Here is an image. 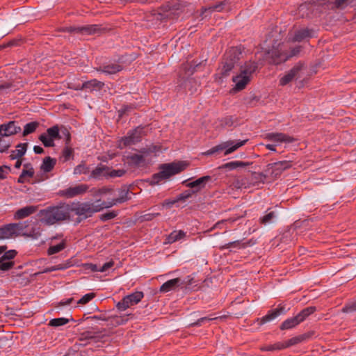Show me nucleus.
Instances as JSON below:
<instances>
[{"instance_id":"f257e3e1","label":"nucleus","mask_w":356,"mask_h":356,"mask_svg":"<svg viewBox=\"0 0 356 356\" xmlns=\"http://www.w3.org/2000/svg\"><path fill=\"white\" fill-rule=\"evenodd\" d=\"M38 216L40 220L47 225H52L59 221L70 220V205L67 203H60L57 206L49 207L40 210Z\"/></svg>"},{"instance_id":"f03ea898","label":"nucleus","mask_w":356,"mask_h":356,"mask_svg":"<svg viewBox=\"0 0 356 356\" xmlns=\"http://www.w3.org/2000/svg\"><path fill=\"white\" fill-rule=\"evenodd\" d=\"M70 214L74 213L83 218L90 217L94 213L99 212L105 209L103 201L97 200L93 202H72L69 204Z\"/></svg>"},{"instance_id":"7ed1b4c3","label":"nucleus","mask_w":356,"mask_h":356,"mask_svg":"<svg viewBox=\"0 0 356 356\" xmlns=\"http://www.w3.org/2000/svg\"><path fill=\"white\" fill-rule=\"evenodd\" d=\"M186 164L184 162L163 164L159 168L160 171L152 175L151 178V184H158L161 181L168 179L171 176L181 172L186 168Z\"/></svg>"},{"instance_id":"20e7f679","label":"nucleus","mask_w":356,"mask_h":356,"mask_svg":"<svg viewBox=\"0 0 356 356\" xmlns=\"http://www.w3.org/2000/svg\"><path fill=\"white\" fill-rule=\"evenodd\" d=\"M286 47L284 43L273 44V48L267 51L268 58L273 64L278 65L286 61L289 58L296 56L300 51V46L293 48L289 54L286 51Z\"/></svg>"},{"instance_id":"39448f33","label":"nucleus","mask_w":356,"mask_h":356,"mask_svg":"<svg viewBox=\"0 0 356 356\" xmlns=\"http://www.w3.org/2000/svg\"><path fill=\"white\" fill-rule=\"evenodd\" d=\"M241 54V52L237 47H231L226 51L220 67V73L222 76L226 77L229 75L236 63L238 61Z\"/></svg>"},{"instance_id":"423d86ee","label":"nucleus","mask_w":356,"mask_h":356,"mask_svg":"<svg viewBox=\"0 0 356 356\" xmlns=\"http://www.w3.org/2000/svg\"><path fill=\"white\" fill-rule=\"evenodd\" d=\"M248 142V139L243 140H227L223 142L219 145H217L209 150L203 152V155L210 156L215 153L220 152L221 151H224V155H228L236 150H237L241 147L243 146Z\"/></svg>"},{"instance_id":"0eeeda50","label":"nucleus","mask_w":356,"mask_h":356,"mask_svg":"<svg viewBox=\"0 0 356 356\" xmlns=\"http://www.w3.org/2000/svg\"><path fill=\"white\" fill-rule=\"evenodd\" d=\"M28 221L10 223L0 227V239H9L26 234L25 229L29 227Z\"/></svg>"},{"instance_id":"6e6552de","label":"nucleus","mask_w":356,"mask_h":356,"mask_svg":"<svg viewBox=\"0 0 356 356\" xmlns=\"http://www.w3.org/2000/svg\"><path fill=\"white\" fill-rule=\"evenodd\" d=\"M149 155V151L143 149L138 154H132L126 156V160L130 165L134 167H143L151 162Z\"/></svg>"},{"instance_id":"1a4fd4ad","label":"nucleus","mask_w":356,"mask_h":356,"mask_svg":"<svg viewBox=\"0 0 356 356\" xmlns=\"http://www.w3.org/2000/svg\"><path fill=\"white\" fill-rule=\"evenodd\" d=\"M144 293L142 291H135L124 296L121 301L118 302L116 307L118 310L123 312L131 306L138 304L143 298Z\"/></svg>"},{"instance_id":"9d476101","label":"nucleus","mask_w":356,"mask_h":356,"mask_svg":"<svg viewBox=\"0 0 356 356\" xmlns=\"http://www.w3.org/2000/svg\"><path fill=\"white\" fill-rule=\"evenodd\" d=\"M143 134V129L139 127L129 131L127 136L119 140L118 147L122 149L126 146L134 145L140 142L142 139Z\"/></svg>"},{"instance_id":"9b49d317","label":"nucleus","mask_w":356,"mask_h":356,"mask_svg":"<svg viewBox=\"0 0 356 356\" xmlns=\"http://www.w3.org/2000/svg\"><path fill=\"white\" fill-rule=\"evenodd\" d=\"M129 199V190L127 188L115 191V196H111L106 201H103L105 209L112 207L118 204L127 202Z\"/></svg>"},{"instance_id":"f8f14e48","label":"nucleus","mask_w":356,"mask_h":356,"mask_svg":"<svg viewBox=\"0 0 356 356\" xmlns=\"http://www.w3.org/2000/svg\"><path fill=\"white\" fill-rule=\"evenodd\" d=\"M88 188V185L85 184H80L74 186H71L66 189L61 190L59 191L58 194L60 196H63L67 198H72L74 197L86 193Z\"/></svg>"},{"instance_id":"ddd939ff","label":"nucleus","mask_w":356,"mask_h":356,"mask_svg":"<svg viewBox=\"0 0 356 356\" xmlns=\"http://www.w3.org/2000/svg\"><path fill=\"white\" fill-rule=\"evenodd\" d=\"M210 176H203L196 180L190 181L191 179L184 180L182 184L186 187L190 188L194 192V193H198L206 186V184L211 180Z\"/></svg>"},{"instance_id":"4468645a","label":"nucleus","mask_w":356,"mask_h":356,"mask_svg":"<svg viewBox=\"0 0 356 356\" xmlns=\"http://www.w3.org/2000/svg\"><path fill=\"white\" fill-rule=\"evenodd\" d=\"M122 69L123 67L119 62L108 61L97 67L96 70L106 75H111L122 71Z\"/></svg>"},{"instance_id":"2eb2a0df","label":"nucleus","mask_w":356,"mask_h":356,"mask_svg":"<svg viewBox=\"0 0 356 356\" xmlns=\"http://www.w3.org/2000/svg\"><path fill=\"white\" fill-rule=\"evenodd\" d=\"M264 138L266 140L274 142L276 145L282 143H290L294 140L292 137L283 133H267Z\"/></svg>"},{"instance_id":"dca6fc26","label":"nucleus","mask_w":356,"mask_h":356,"mask_svg":"<svg viewBox=\"0 0 356 356\" xmlns=\"http://www.w3.org/2000/svg\"><path fill=\"white\" fill-rule=\"evenodd\" d=\"M302 64L298 63L294 65L286 74L280 79V85L286 86L299 75L302 69Z\"/></svg>"},{"instance_id":"f3484780","label":"nucleus","mask_w":356,"mask_h":356,"mask_svg":"<svg viewBox=\"0 0 356 356\" xmlns=\"http://www.w3.org/2000/svg\"><path fill=\"white\" fill-rule=\"evenodd\" d=\"M21 131V127L15 121H10L0 125V136L2 137L15 135Z\"/></svg>"},{"instance_id":"a211bd4d","label":"nucleus","mask_w":356,"mask_h":356,"mask_svg":"<svg viewBox=\"0 0 356 356\" xmlns=\"http://www.w3.org/2000/svg\"><path fill=\"white\" fill-rule=\"evenodd\" d=\"M291 166L289 161H282L268 164V170L270 172L273 176L277 177L281 175L284 170L290 168Z\"/></svg>"},{"instance_id":"6ab92c4d","label":"nucleus","mask_w":356,"mask_h":356,"mask_svg":"<svg viewBox=\"0 0 356 356\" xmlns=\"http://www.w3.org/2000/svg\"><path fill=\"white\" fill-rule=\"evenodd\" d=\"M232 80L233 82L235 83V87L234 89L236 91H240L245 88L250 81V77L241 72L239 74L234 76Z\"/></svg>"},{"instance_id":"aec40b11","label":"nucleus","mask_w":356,"mask_h":356,"mask_svg":"<svg viewBox=\"0 0 356 356\" xmlns=\"http://www.w3.org/2000/svg\"><path fill=\"white\" fill-rule=\"evenodd\" d=\"M285 312L286 309L284 307L279 306L276 309L269 311L266 316H263L260 319V324L263 325L268 322H270L276 318L277 316H280L281 314H285Z\"/></svg>"},{"instance_id":"412c9836","label":"nucleus","mask_w":356,"mask_h":356,"mask_svg":"<svg viewBox=\"0 0 356 356\" xmlns=\"http://www.w3.org/2000/svg\"><path fill=\"white\" fill-rule=\"evenodd\" d=\"M182 284L180 278H175L170 280L163 283L159 289L161 293H168L171 291L175 290Z\"/></svg>"},{"instance_id":"4be33fe9","label":"nucleus","mask_w":356,"mask_h":356,"mask_svg":"<svg viewBox=\"0 0 356 356\" xmlns=\"http://www.w3.org/2000/svg\"><path fill=\"white\" fill-rule=\"evenodd\" d=\"M99 30V27L96 24L83 26L80 27H72L70 26L67 28V31L69 32H76V33H83L88 35L96 33Z\"/></svg>"},{"instance_id":"5701e85b","label":"nucleus","mask_w":356,"mask_h":356,"mask_svg":"<svg viewBox=\"0 0 356 356\" xmlns=\"http://www.w3.org/2000/svg\"><path fill=\"white\" fill-rule=\"evenodd\" d=\"M36 211V207L34 206H26L23 208L18 209L14 213V219L15 220H20L25 218L31 214L34 213Z\"/></svg>"},{"instance_id":"b1692460","label":"nucleus","mask_w":356,"mask_h":356,"mask_svg":"<svg viewBox=\"0 0 356 356\" xmlns=\"http://www.w3.org/2000/svg\"><path fill=\"white\" fill-rule=\"evenodd\" d=\"M28 144L19 143L16 146V149L13 150L9 155L11 160L21 159L26 152Z\"/></svg>"},{"instance_id":"393cba45","label":"nucleus","mask_w":356,"mask_h":356,"mask_svg":"<svg viewBox=\"0 0 356 356\" xmlns=\"http://www.w3.org/2000/svg\"><path fill=\"white\" fill-rule=\"evenodd\" d=\"M109 168L106 165H100L97 166L90 174V178L99 179L102 177H108V171Z\"/></svg>"},{"instance_id":"a878e982","label":"nucleus","mask_w":356,"mask_h":356,"mask_svg":"<svg viewBox=\"0 0 356 356\" xmlns=\"http://www.w3.org/2000/svg\"><path fill=\"white\" fill-rule=\"evenodd\" d=\"M318 4L328 3L331 8H343L347 6L350 3V0H320Z\"/></svg>"},{"instance_id":"bb28decb","label":"nucleus","mask_w":356,"mask_h":356,"mask_svg":"<svg viewBox=\"0 0 356 356\" xmlns=\"http://www.w3.org/2000/svg\"><path fill=\"white\" fill-rule=\"evenodd\" d=\"M56 163V160L50 156H47L43 159L42 163L41 164L40 169L44 172H51Z\"/></svg>"},{"instance_id":"cd10ccee","label":"nucleus","mask_w":356,"mask_h":356,"mask_svg":"<svg viewBox=\"0 0 356 356\" xmlns=\"http://www.w3.org/2000/svg\"><path fill=\"white\" fill-rule=\"evenodd\" d=\"M311 36V31L308 29H302L296 31L292 40L295 42H300L305 38H310Z\"/></svg>"},{"instance_id":"c85d7f7f","label":"nucleus","mask_w":356,"mask_h":356,"mask_svg":"<svg viewBox=\"0 0 356 356\" xmlns=\"http://www.w3.org/2000/svg\"><path fill=\"white\" fill-rule=\"evenodd\" d=\"M186 233L182 230H175L171 232L167 237L168 243H173L184 238Z\"/></svg>"},{"instance_id":"c756f323","label":"nucleus","mask_w":356,"mask_h":356,"mask_svg":"<svg viewBox=\"0 0 356 356\" xmlns=\"http://www.w3.org/2000/svg\"><path fill=\"white\" fill-rule=\"evenodd\" d=\"M94 196H104L108 195L109 196H115V191L112 188L102 187L101 188L95 189L93 188Z\"/></svg>"},{"instance_id":"7c9ffc66","label":"nucleus","mask_w":356,"mask_h":356,"mask_svg":"<svg viewBox=\"0 0 356 356\" xmlns=\"http://www.w3.org/2000/svg\"><path fill=\"white\" fill-rule=\"evenodd\" d=\"M316 311L315 307H308L303 309L300 313H298L296 317L298 320L299 323L304 321L307 317L312 314Z\"/></svg>"},{"instance_id":"2f4dec72","label":"nucleus","mask_w":356,"mask_h":356,"mask_svg":"<svg viewBox=\"0 0 356 356\" xmlns=\"http://www.w3.org/2000/svg\"><path fill=\"white\" fill-rule=\"evenodd\" d=\"M257 68V63L250 61L245 63V65L242 67L241 72L251 78L252 74L255 72Z\"/></svg>"},{"instance_id":"473e14b6","label":"nucleus","mask_w":356,"mask_h":356,"mask_svg":"<svg viewBox=\"0 0 356 356\" xmlns=\"http://www.w3.org/2000/svg\"><path fill=\"white\" fill-rule=\"evenodd\" d=\"M104 86V83L97 79H92L83 83L82 88L86 89H102Z\"/></svg>"},{"instance_id":"72a5a7b5","label":"nucleus","mask_w":356,"mask_h":356,"mask_svg":"<svg viewBox=\"0 0 356 356\" xmlns=\"http://www.w3.org/2000/svg\"><path fill=\"white\" fill-rule=\"evenodd\" d=\"M222 3H216L212 6H209L208 8H202V12L200 13V16L202 19H204V17L207 16V13L211 14L213 11H220L222 9Z\"/></svg>"},{"instance_id":"f704fd0d","label":"nucleus","mask_w":356,"mask_h":356,"mask_svg":"<svg viewBox=\"0 0 356 356\" xmlns=\"http://www.w3.org/2000/svg\"><path fill=\"white\" fill-rule=\"evenodd\" d=\"M300 324L296 316L289 318L286 319L280 325V329L284 330H289L295 327L296 325Z\"/></svg>"},{"instance_id":"c9c22d12","label":"nucleus","mask_w":356,"mask_h":356,"mask_svg":"<svg viewBox=\"0 0 356 356\" xmlns=\"http://www.w3.org/2000/svg\"><path fill=\"white\" fill-rule=\"evenodd\" d=\"M276 218L277 215L274 211H267V213L260 218V222L264 225H270L275 222Z\"/></svg>"},{"instance_id":"e433bc0d","label":"nucleus","mask_w":356,"mask_h":356,"mask_svg":"<svg viewBox=\"0 0 356 356\" xmlns=\"http://www.w3.org/2000/svg\"><path fill=\"white\" fill-rule=\"evenodd\" d=\"M40 124L38 122L34 121L26 124L24 127L22 135L26 136L35 131Z\"/></svg>"},{"instance_id":"4c0bfd02","label":"nucleus","mask_w":356,"mask_h":356,"mask_svg":"<svg viewBox=\"0 0 356 356\" xmlns=\"http://www.w3.org/2000/svg\"><path fill=\"white\" fill-rule=\"evenodd\" d=\"M283 349H284V346H283L282 341L276 342L273 344L266 345L261 348V350L263 351H275L281 350Z\"/></svg>"},{"instance_id":"58836bf2","label":"nucleus","mask_w":356,"mask_h":356,"mask_svg":"<svg viewBox=\"0 0 356 356\" xmlns=\"http://www.w3.org/2000/svg\"><path fill=\"white\" fill-rule=\"evenodd\" d=\"M247 164L241 161H234L228 162L222 165L223 168L228 169L229 170H232L236 169L237 168H243L245 167Z\"/></svg>"},{"instance_id":"ea45409f","label":"nucleus","mask_w":356,"mask_h":356,"mask_svg":"<svg viewBox=\"0 0 356 356\" xmlns=\"http://www.w3.org/2000/svg\"><path fill=\"white\" fill-rule=\"evenodd\" d=\"M26 234H23L24 236H31L33 238H38L40 236V228L38 225H34L31 230L28 229V227L25 229Z\"/></svg>"},{"instance_id":"a19ab883","label":"nucleus","mask_w":356,"mask_h":356,"mask_svg":"<svg viewBox=\"0 0 356 356\" xmlns=\"http://www.w3.org/2000/svg\"><path fill=\"white\" fill-rule=\"evenodd\" d=\"M65 241H62L60 243L54 245H51L48 248L47 253L49 255H52L56 253H58L65 249Z\"/></svg>"},{"instance_id":"79ce46f5","label":"nucleus","mask_w":356,"mask_h":356,"mask_svg":"<svg viewBox=\"0 0 356 356\" xmlns=\"http://www.w3.org/2000/svg\"><path fill=\"white\" fill-rule=\"evenodd\" d=\"M69 321L68 318L64 317L53 318L49 321V325L51 327H58L67 324Z\"/></svg>"},{"instance_id":"37998d69","label":"nucleus","mask_w":356,"mask_h":356,"mask_svg":"<svg viewBox=\"0 0 356 356\" xmlns=\"http://www.w3.org/2000/svg\"><path fill=\"white\" fill-rule=\"evenodd\" d=\"M89 172V167L87 166L84 162H81L79 165L76 166L74 169V175H86Z\"/></svg>"},{"instance_id":"c03bdc74","label":"nucleus","mask_w":356,"mask_h":356,"mask_svg":"<svg viewBox=\"0 0 356 356\" xmlns=\"http://www.w3.org/2000/svg\"><path fill=\"white\" fill-rule=\"evenodd\" d=\"M15 265L13 261L3 260L2 257H0V270L8 271L11 269Z\"/></svg>"},{"instance_id":"a18cd8bd","label":"nucleus","mask_w":356,"mask_h":356,"mask_svg":"<svg viewBox=\"0 0 356 356\" xmlns=\"http://www.w3.org/2000/svg\"><path fill=\"white\" fill-rule=\"evenodd\" d=\"M53 140L59 138V129L57 125L53 126L47 130L46 133Z\"/></svg>"},{"instance_id":"49530a36","label":"nucleus","mask_w":356,"mask_h":356,"mask_svg":"<svg viewBox=\"0 0 356 356\" xmlns=\"http://www.w3.org/2000/svg\"><path fill=\"white\" fill-rule=\"evenodd\" d=\"M39 140L45 147L54 146V140H53L47 134H42L39 137Z\"/></svg>"},{"instance_id":"de8ad7c7","label":"nucleus","mask_w":356,"mask_h":356,"mask_svg":"<svg viewBox=\"0 0 356 356\" xmlns=\"http://www.w3.org/2000/svg\"><path fill=\"white\" fill-rule=\"evenodd\" d=\"M302 337H293L287 341H282V344L284 346V349H285L286 348H289L293 345L299 343L300 342L302 341Z\"/></svg>"},{"instance_id":"09e8293b","label":"nucleus","mask_w":356,"mask_h":356,"mask_svg":"<svg viewBox=\"0 0 356 356\" xmlns=\"http://www.w3.org/2000/svg\"><path fill=\"white\" fill-rule=\"evenodd\" d=\"M95 297V294L94 293H88L85 294L81 299H79L77 302V305H86L91 301Z\"/></svg>"},{"instance_id":"8fccbe9b","label":"nucleus","mask_w":356,"mask_h":356,"mask_svg":"<svg viewBox=\"0 0 356 356\" xmlns=\"http://www.w3.org/2000/svg\"><path fill=\"white\" fill-rule=\"evenodd\" d=\"M17 254V252L15 250H10L6 252L5 250L1 257H2L3 260L13 261V259L16 257Z\"/></svg>"},{"instance_id":"3c124183","label":"nucleus","mask_w":356,"mask_h":356,"mask_svg":"<svg viewBox=\"0 0 356 356\" xmlns=\"http://www.w3.org/2000/svg\"><path fill=\"white\" fill-rule=\"evenodd\" d=\"M126 171L123 169L118 170H108V177H120L125 174Z\"/></svg>"},{"instance_id":"603ef678","label":"nucleus","mask_w":356,"mask_h":356,"mask_svg":"<svg viewBox=\"0 0 356 356\" xmlns=\"http://www.w3.org/2000/svg\"><path fill=\"white\" fill-rule=\"evenodd\" d=\"M310 7H312V5L308 3H305L301 4L298 7L299 15H300L302 17H308L309 13H305L306 10H309Z\"/></svg>"},{"instance_id":"864d4df0","label":"nucleus","mask_w":356,"mask_h":356,"mask_svg":"<svg viewBox=\"0 0 356 356\" xmlns=\"http://www.w3.org/2000/svg\"><path fill=\"white\" fill-rule=\"evenodd\" d=\"M118 216V212L115 211H108L101 215L100 219L103 221L111 220Z\"/></svg>"},{"instance_id":"5fc2aeb1","label":"nucleus","mask_w":356,"mask_h":356,"mask_svg":"<svg viewBox=\"0 0 356 356\" xmlns=\"http://www.w3.org/2000/svg\"><path fill=\"white\" fill-rule=\"evenodd\" d=\"M194 194V192L191 190H186L179 194L177 197V200L179 201H184L190 197H191L192 195Z\"/></svg>"},{"instance_id":"6e6d98bb","label":"nucleus","mask_w":356,"mask_h":356,"mask_svg":"<svg viewBox=\"0 0 356 356\" xmlns=\"http://www.w3.org/2000/svg\"><path fill=\"white\" fill-rule=\"evenodd\" d=\"M73 156V149L71 147H65L62 152L64 161H68Z\"/></svg>"},{"instance_id":"4d7b16f0","label":"nucleus","mask_w":356,"mask_h":356,"mask_svg":"<svg viewBox=\"0 0 356 356\" xmlns=\"http://www.w3.org/2000/svg\"><path fill=\"white\" fill-rule=\"evenodd\" d=\"M343 312H353L356 311V300L349 302L342 309Z\"/></svg>"},{"instance_id":"13d9d810","label":"nucleus","mask_w":356,"mask_h":356,"mask_svg":"<svg viewBox=\"0 0 356 356\" xmlns=\"http://www.w3.org/2000/svg\"><path fill=\"white\" fill-rule=\"evenodd\" d=\"M10 170V168L8 165L0 166V179H6Z\"/></svg>"},{"instance_id":"bf43d9fd","label":"nucleus","mask_w":356,"mask_h":356,"mask_svg":"<svg viewBox=\"0 0 356 356\" xmlns=\"http://www.w3.org/2000/svg\"><path fill=\"white\" fill-rule=\"evenodd\" d=\"M113 260L111 259L108 261L106 262L102 266H101L100 273H104L107 271L108 269L112 268L114 266Z\"/></svg>"},{"instance_id":"052dcab7","label":"nucleus","mask_w":356,"mask_h":356,"mask_svg":"<svg viewBox=\"0 0 356 356\" xmlns=\"http://www.w3.org/2000/svg\"><path fill=\"white\" fill-rule=\"evenodd\" d=\"M216 318L202 317L198 319L195 323H194L193 325L199 326L201 325L202 323H204L205 322H209Z\"/></svg>"},{"instance_id":"680f3d73","label":"nucleus","mask_w":356,"mask_h":356,"mask_svg":"<svg viewBox=\"0 0 356 356\" xmlns=\"http://www.w3.org/2000/svg\"><path fill=\"white\" fill-rule=\"evenodd\" d=\"M0 147H1V149H0L1 153L6 152L8 150L9 147H10V143L6 142L4 140V142L1 143Z\"/></svg>"},{"instance_id":"e2e57ef3","label":"nucleus","mask_w":356,"mask_h":356,"mask_svg":"<svg viewBox=\"0 0 356 356\" xmlns=\"http://www.w3.org/2000/svg\"><path fill=\"white\" fill-rule=\"evenodd\" d=\"M24 177H33L34 175V170L33 168L29 169H23L22 173Z\"/></svg>"},{"instance_id":"0e129e2a","label":"nucleus","mask_w":356,"mask_h":356,"mask_svg":"<svg viewBox=\"0 0 356 356\" xmlns=\"http://www.w3.org/2000/svg\"><path fill=\"white\" fill-rule=\"evenodd\" d=\"M177 197L173 199V200H165L164 202L163 203V206L170 208L174 205L175 203L178 202Z\"/></svg>"},{"instance_id":"69168bd1","label":"nucleus","mask_w":356,"mask_h":356,"mask_svg":"<svg viewBox=\"0 0 356 356\" xmlns=\"http://www.w3.org/2000/svg\"><path fill=\"white\" fill-rule=\"evenodd\" d=\"M87 266L88 269H90L92 272H100L101 267L98 266L97 264H88Z\"/></svg>"},{"instance_id":"338daca9","label":"nucleus","mask_w":356,"mask_h":356,"mask_svg":"<svg viewBox=\"0 0 356 356\" xmlns=\"http://www.w3.org/2000/svg\"><path fill=\"white\" fill-rule=\"evenodd\" d=\"M158 215H159V213H147V214H145L144 216H143V218L144 220L149 221V220H153L154 218Z\"/></svg>"},{"instance_id":"774afa93","label":"nucleus","mask_w":356,"mask_h":356,"mask_svg":"<svg viewBox=\"0 0 356 356\" xmlns=\"http://www.w3.org/2000/svg\"><path fill=\"white\" fill-rule=\"evenodd\" d=\"M74 300L73 298H70L66 300H63L59 302V305L60 306H67L70 305Z\"/></svg>"}]
</instances>
